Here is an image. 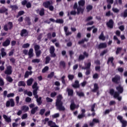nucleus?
I'll list each match as a JSON object with an SVG mask.
<instances>
[{"mask_svg":"<svg viewBox=\"0 0 127 127\" xmlns=\"http://www.w3.org/2000/svg\"><path fill=\"white\" fill-rule=\"evenodd\" d=\"M62 100V96L60 95L57 97V101L56 102V106L57 109L59 111H64V107H63V102L61 101Z\"/></svg>","mask_w":127,"mask_h":127,"instance_id":"obj_1","label":"nucleus"},{"mask_svg":"<svg viewBox=\"0 0 127 127\" xmlns=\"http://www.w3.org/2000/svg\"><path fill=\"white\" fill-rule=\"evenodd\" d=\"M109 94L111 96H113L115 99H117L118 101H122V96H120V93L117 91H115V89L113 88L110 89Z\"/></svg>","mask_w":127,"mask_h":127,"instance_id":"obj_2","label":"nucleus"},{"mask_svg":"<svg viewBox=\"0 0 127 127\" xmlns=\"http://www.w3.org/2000/svg\"><path fill=\"white\" fill-rule=\"evenodd\" d=\"M33 89L34 90L33 91V94L35 98H38V95H37V91L38 90L39 87L37 86V82H35L32 86Z\"/></svg>","mask_w":127,"mask_h":127,"instance_id":"obj_3","label":"nucleus"},{"mask_svg":"<svg viewBox=\"0 0 127 127\" xmlns=\"http://www.w3.org/2000/svg\"><path fill=\"white\" fill-rule=\"evenodd\" d=\"M117 120L120 121V123L122 124V127H127V121L124 120V118L123 116L118 115L117 117Z\"/></svg>","mask_w":127,"mask_h":127,"instance_id":"obj_4","label":"nucleus"},{"mask_svg":"<svg viewBox=\"0 0 127 127\" xmlns=\"http://www.w3.org/2000/svg\"><path fill=\"white\" fill-rule=\"evenodd\" d=\"M114 24L115 22H114V20L112 19H109V21L106 22V25L108 28H110V29H113L114 28Z\"/></svg>","mask_w":127,"mask_h":127,"instance_id":"obj_5","label":"nucleus"},{"mask_svg":"<svg viewBox=\"0 0 127 127\" xmlns=\"http://www.w3.org/2000/svg\"><path fill=\"white\" fill-rule=\"evenodd\" d=\"M14 105L15 103L13 99H10L6 102V107L7 108H8V107H14Z\"/></svg>","mask_w":127,"mask_h":127,"instance_id":"obj_6","label":"nucleus"},{"mask_svg":"<svg viewBox=\"0 0 127 127\" xmlns=\"http://www.w3.org/2000/svg\"><path fill=\"white\" fill-rule=\"evenodd\" d=\"M12 73V66L8 65L6 66V68L4 71V73L6 75H11Z\"/></svg>","mask_w":127,"mask_h":127,"instance_id":"obj_7","label":"nucleus"},{"mask_svg":"<svg viewBox=\"0 0 127 127\" xmlns=\"http://www.w3.org/2000/svg\"><path fill=\"white\" fill-rule=\"evenodd\" d=\"M112 81L115 84H119L120 81H121V76L119 75H116L114 77L112 78Z\"/></svg>","mask_w":127,"mask_h":127,"instance_id":"obj_8","label":"nucleus"},{"mask_svg":"<svg viewBox=\"0 0 127 127\" xmlns=\"http://www.w3.org/2000/svg\"><path fill=\"white\" fill-rule=\"evenodd\" d=\"M12 28V22H9L7 24H5L3 27V29L5 31H7L8 29Z\"/></svg>","mask_w":127,"mask_h":127,"instance_id":"obj_9","label":"nucleus"},{"mask_svg":"<svg viewBox=\"0 0 127 127\" xmlns=\"http://www.w3.org/2000/svg\"><path fill=\"white\" fill-rule=\"evenodd\" d=\"M85 113H86V110L82 109L81 113V114H79L78 115L77 118L79 119V120H81V119H83V118H85V117H86V115H85Z\"/></svg>","mask_w":127,"mask_h":127,"instance_id":"obj_10","label":"nucleus"},{"mask_svg":"<svg viewBox=\"0 0 127 127\" xmlns=\"http://www.w3.org/2000/svg\"><path fill=\"white\" fill-rule=\"evenodd\" d=\"M78 108H79V106L76 105L74 101H71V104L70 105V109L71 111H74L75 109H78Z\"/></svg>","mask_w":127,"mask_h":127,"instance_id":"obj_11","label":"nucleus"},{"mask_svg":"<svg viewBox=\"0 0 127 127\" xmlns=\"http://www.w3.org/2000/svg\"><path fill=\"white\" fill-rule=\"evenodd\" d=\"M3 118L6 123H11V117L7 116L6 115H3Z\"/></svg>","mask_w":127,"mask_h":127,"instance_id":"obj_12","label":"nucleus"},{"mask_svg":"<svg viewBox=\"0 0 127 127\" xmlns=\"http://www.w3.org/2000/svg\"><path fill=\"white\" fill-rule=\"evenodd\" d=\"M104 48H107V44L106 43H101L97 46L98 49H103Z\"/></svg>","mask_w":127,"mask_h":127,"instance_id":"obj_13","label":"nucleus"},{"mask_svg":"<svg viewBox=\"0 0 127 127\" xmlns=\"http://www.w3.org/2000/svg\"><path fill=\"white\" fill-rule=\"evenodd\" d=\"M55 51V49L54 48V47L51 46L50 48V52L52 57H55V56H56V55L54 53Z\"/></svg>","mask_w":127,"mask_h":127,"instance_id":"obj_14","label":"nucleus"},{"mask_svg":"<svg viewBox=\"0 0 127 127\" xmlns=\"http://www.w3.org/2000/svg\"><path fill=\"white\" fill-rule=\"evenodd\" d=\"M72 87L74 88V89H78L80 88V84H79V81L75 80L74 84H72Z\"/></svg>","mask_w":127,"mask_h":127,"instance_id":"obj_15","label":"nucleus"},{"mask_svg":"<svg viewBox=\"0 0 127 127\" xmlns=\"http://www.w3.org/2000/svg\"><path fill=\"white\" fill-rule=\"evenodd\" d=\"M116 90L118 91V93L119 94H122L124 92V87L121 86V85H119L118 86L116 87Z\"/></svg>","mask_w":127,"mask_h":127,"instance_id":"obj_16","label":"nucleus"},{"mask_svg":"<svg viewBox=\"0 0 127 127\" xmlns=\"http://www.w3.org/2000/svg\"><path fill=\"white\" fill-rule=\"evenodd\" d=\"M51 4H52V2H50L49 1L45 2L43 3V6H44V7H46V8H48L50 6V5H51Z\"/></svg>","mask_w":127,"mask_h":127,"instance_id":"obj_17","label":"nucleus"},{"mask_svg":"<svg viewBox=\"0 0 127 127\" xmlns=\"http://www.w3.org/2000/svg\"><path fill=\"white\" fill-rule=\"evenodd\" d=\"M20 35L21 36H24L25 37V36H27V35H28V33H27V31H26V30L23 29L21 32Z\"/></svg>","mask_w":127,"mask_h":127,"instance_id":"obj_18","label":"nucleus"},{"mask_svg":"<svg viewBox=\"0 0 127 127\" xmlns=\"http://www.w3.org/2000/svg\"><path fill=\"white\" fill-rule=\"evenodd\" d=\"M99 90V86L97 83H95L94 84V89L91 90V92H93V93H96L97 91Z\"/></svg>","mask_w":127,"mask_h":127,"instance_id":"obj_19","label":"nucleus"},{"mask_svg":"<svg viewBox=\"0 0 127 127\" xmlns=\"http://www.w3.org/2000/svg\"><path fill=\"white\" fill-rule=\"evenodd\" d=\"M28 54L29 56V58H31L32 57H33V49H30L28 53Z\"/></svg>","mask_w":127,"mask_h":127,"instance_id":"obj_20","label":"nucleus"},{"mask_svg":"<svg viewBox=\"0 0 127 127\" xmlns=\"http://www.w3.org/2000/svg\"><path fill=\"white\" fill-rule=\"evenodd\" d=\"M77 14H79V13L81 12V13L83 14L84 13V8H82V7H81V6H79L77 8Z\"/></svg>","mask_w":127,"mask_h":127,"instance_id":"obj_21","label":"nucleus"},{"mask_svg":"<svg viewBox=\"0 0 127 127\" xmlns=\"http://www.w3.org/2000/svg\"><path fill=\"white\" fill-rule=\"evenodd\" d=\"M67 93L68 96H69L70 97H73V95H74V91L73 90V89H68Z\"/></svg>","mask_w":127,"mask_h":127,"instance_id":"obj_22","label":"nucleus"},{"mask_svg":"<svg viewBox=\"0 0 127 127\" xmlns=\"http://www.w3.org/2000/svg\"><path fill=\"white\" fill-rule=\"evenodd\" d=\"M99 39L103 41H105V40H106V37L104 35V32H101L99 37Z\"/></svg>","mask_w":127,"mask_h":127,"instance_id":"obj_23","label":"nucleus"},{"mask_svg":"<svg viewBox=\"0 0 127 127\" xmlns=\"http://www.w3.org/2000/svg\"><path fill=\"white\" fill-rule=\"evenodd\" d=\"M9 44H10V41L9 39H7L3 43L2 46L4 47H6V46H8Z\"/></svg>","mask_w":127,"mask_h":127,"instance_id":"obj_24","label":"nucleus"},{"mask_svg":"<svg viewBox=\"0 0 127 127\" xmlns=\"http://www.w3.org/2000/svg\"><path fill=\"white\" fill-rule=\"evenodd\" d=\"M48 125L51 127H58V126L56 125V124H55V123L51 121L48 122Z\"/></svg>","mask_w":127,"mask_h":127,"instance_id":"obj_25","label":"nucleus"},{"mask_svg":"<svg viewBox=\"0 0 127 127\" xmlns=\"http://www.w3.org/2000/svg\"><path fill=\"white\" fill-rule=\"evenodd\" d=\"M114 59L113 57H110L108 58V60L107 61V64H109L110 62H111V64H112V65H114Z\"/></svg>","mask_w":127,"mask_h":127,"instance_id":"obj_26","label":"nucleus"},{"mask_svg":"<svg viewBox=\"0 0 127 127\" xmlns=\"http://www.w3.org/2000/svg\"><path fill=\"white\" fill-rule=\"evenodd\" d=\"M8 9L4 6H2L0 8V13H4V12H6Z\"/></svg>","mask_w":127,"mask_h":127,"instance_id":"obj_27","label":"nucleus"},{"mask_svg":"<svg viewBox=\"0 0 127 127\" xmlns=\"http://www.w3.org/2000/svg\"><path fill=\"white\" fill-rule=\"evenodd\" d=\"M21 110L24 112V113H26L29 110V108L27 106H23L21 107Z\"/></svg>","mask_w":127,"mask_h":127,"instance_id":"obj_28","label":"nucleus"},{"mask_svg":"<svg viewBox=\"0 0 127 127\" xmlns=\"http://www.w3.org/2000/svg\"><path fill=\"white\" fill-rule=\"evenodd\" d=\"M88 39L86 38L82 39L81 40L78 41V44H79V45L81 44H84L85 43V41H86V42H88Z\"/></svg>","mask_w":127,"mask_h":127,"instance_id":"obj_29","label":"nucleus"},{"mask_svg":"<svg viewBox=\"0 0 127 127\" xmlns=\"http://www.w3.org/2000/svg\"><path fill=\"white\" fill-rule=\"evenodd\" d=\"M76 95L79 97V98H82V97H85V94L83 92H76Z\"/></svg>","mask_w":127,"mask_h":127,"instance_id":"obj_30","label":"nucleus"},{"mask_svg":"<svg viewBox=\"0 0 127 127\" xmlns=\"http://www.w3.org/2000/svg\"><path fill=\"white\" fill-rule=\"evenodd\" d=\"M85 0H80L78 1L79 6H84L85 5Z\"/></svg>","mask_w":127,"mask_h":127,"instance_id":"obj_31","label":"nucleus"},{"mask_svg":"<svg viewBox=\"0 0 127 127\" xmlns=\"http://www.w3.org/2000/svg\"><path fill=\"white\" fill-rule=\"evenodd\" d=\"M38 109V107H36L32 109L31 111V113L32 115H34L36 112H37V110Z\"/></svg>","mask_w":127,"mask_h":127,"instance_id":"obj_32","label":"nucleus"},{"mask_svg":"<svg viewBox=\"0 0 127 127\" xmlns=\"http://www.w3.org/2000/svg\"><path fill=\"white\" fill-rule=\"evenodd\" d=\"M33 82V78H31L29 79L27 81V85L28 86H31Z\"/></svg>","mask_w":127,"mask_h":127,"instance_id":"obj_33","label":"nucleus"},{"mask_svg":"<svg viewBox=\"0 0 127 127\" xmlns=\"http://www.w3.org/2000/svg\"><path fill=\"white\" fill-rule=\"evenodd\" d=\"M32 74V71H26L25 72V75H24V78H27L28 77H29V75H31Z\"/></svg>","mask_w":127,"mask_h":127,"instance_id":"obj_34","label":"nucleus"},{"mask_svg":"<svg viewBox=\"0 0 127 127\" xmlns=\"http://www.w3.org/2000/svg\"><path fill=\"white\" fill-rule=\"evenodd\" d=\"M1 54L2 57H3L4 56H5L6 55V53L5 52V50L4 48H2L1 49Z\"/></svg>","mask_w":127,"mask_h":127,"instance_id":"obj_35","label":"nucleus"},{"mask_svg":"<svg viewBox=\"0 0 127 127\" xmlns=\"http://www.w3.org/2000/svg\"><path fill=\"white\" fill-rule=\"evenodd\" d=\"M123 50V48L122 47H118L117 48L116 51V55H119L120 54V52H121Z\"/></svg>","mask_w":127,"mask_h":127,"instance_id":"obj_36","label":"nucleus"},{"mask_svg":"<svg viewBox=\"0 0 127 127\" xmlns=\"http://www.w3.org/2000/svg\"><path fill=\"white\" fill-rule=\"evenodd\" d=\"M18 86H19V87L23 86V87L25 86V82H24V81H19L18 84Z\"/></svg>","mask_w":127,"mask_h":127,"instance_id":"obj_37","label":"nucleus"},{"mask_svg":"<svg viewBox=\"0 0 127 127\" xmlns=\"http://www.w3.org/2000/svg\"><path fill=\"white\" fill-rule=\"evenodd\" d=\"M86 9L87 10V12H89L90 10H92V9H93V6H92L91 5H89L87 6Z\"/></svg>","mask_w":127,"mask_h":127,"instance_id":"obj_38","label":"nucleus"},{"mask_svg":"<svg viewBox=\"0 0 127 127\" xmlns=\"http://www.w3.org/2000/svg\"><path fill=\"white\" fill-rule=\"evenodd\" d=\"M60 115L59 113H56L52 116L53 119H56V118H59Z\"/></svg>","mask_w":127,"mask_h":127,"instance_id":"obj_39","label":"nucleus"},{"mask_svg":"<svg viewBox=\"0 0 127 127\" xmlns=\"http://www.w3.org/2000/svg\"><path fill=\"white\" fill-rule=\"evenodd\" d=\"M36 99H37V102L38 103V104L39 105H41V103H42L41 102V97L38 98V97L36 98Z\"/></svg>","mask_w":127,"mask_h":127,"instance_id":"obj_40","label":"nucleus"},{"mask_svg":"<svg viewBox=\"0 0 127 127\" xmlns=\"http://www.w3.org/2000/svg\"><path fill=\"white\" fill-rule=\"evenodd\" d=\"M74 75L73 74H68V78L70 81H73V79H74Z\"/></svg>","mask_w":127,"mask_h":127,"instance_id":"obj_41","label":"nucleus"},{"mask_svg":"<svg viewBox=\"0 0 127 127\" xmlns=\"http://www.w3.org/2000/svg\"><path fill=\"white\" fill-rule=\"evenodd\" d=\"M113 111V109L111 108L110 109H107L105 110L104 114L105 115H108V114H110V112Z\"/></svg>","mask_w":127,"mask_h":127,"instance_id":"obj_42","label":"nucleus"},{"mask_svg":"<svg viewBox=\"0 0 127 127\" xmlns=\"http://www.w3.org/2000/svg\"><path fill=\"white\" fill-rule=\"evenodd\" d=\"M84 59H85V56L83 55H80L78 57V60L81 61V60H84Z\"/></svg>","mask_w":127,"mask_h":127,"instance_id":"obj_43","label":"nucleus"},{"mask_svg":"<svg viewBox=\"0 0 127 127\" xmlns=\"http://www.w3.org/2000/svg\"><path fill=\"white\" fill-rule=\"evenodd\" d=\"M108 53V50H104L103 51L101 52L100 55V56H104L105 54Z\"/></svg>","mask_w":127,"mask_h":127,"instance_id":"obj_44","label":"nucleus"},{"mask_svg":"<svg viewBox=\"0 0 127 127\" xmlns=\"http://www.w3.org/2000/svg\"><path fill=\"white\" fill-rule=\"evenodd\" d=\"M11 8H12V10H16V9H18V7H17V5H11L10 6Z\"/></svg>","mask_w":127,"mask_h":127,"instance_id":"obj_45","label":"nucleus"},{"mask_svg":"<svg viewBox=\"0 0 127 127\" xmlns=\"http://www.w3.org/2000/svg\"><path fill=\"white\" fill-rule=\"evenodd\" d=\"M50 60H51V59H50V57H47L46 58L45 64H48V63H49V62H50Z\"/></svg>","mask_w":127,"mask_h":127,"instance_id":"obj_46","label":"nucleus"},{"mask_svg":"<svg viewBox=\"0 0 127 127\" xmlns=\"http://www.w3.org/2000/svg\"><path fill=\"white\" fill-rule=\"evenodd\" d=\"M29 46H30V44H29V43L24 44L22 46V48H28Z\"/></svg>","mask_w":127,"mask_h":127,"instance_id":"obj_47","label":"nucleus"},{"mask_svg":"<svg viewBox=\"0 0 127 127\" xmlns=\"http://www.w3.org/2000/svg\"><path fill=\"white\" fill-rule=\"evenodd\" d=\"M122 14L123 17H127V9H125L124 11L123 14Z\"/></svg>","mask_w":127,"mask_h":127,"instance_id":"obj_48","label":"nucleus"},{"mask_svg":"<svg viewBox=\"0 0 127 127\" xmlns=\"http://www.w3.org/2000/svg\"><path fill=\"white\" fill-rule=\"evenodd\" d=\"M35 52L37 57H39V56H40V54H41V51H36Z\"/></svg>","mask_w":127,"mask_h":127,"instance_id":"obj_49","label":"nucleus"},{"mask_svg":"<svg viewBox=\"0 0 127 127\" xmlns=\"http://www.w3.org/2000/svg\"><path fill=\"white\" fill-rule=\"evenodd\" d=\"M49 67L47 66H45L42 70V73H45L46 71H48Z\"/></svg>","mask_w":127,"mask_h":127,"instance_id":"obj_50","label":"nucleus"},{"mask_svg":"<svg viewBox=\"0 0 127 127\" xmlns=\"http://www.w3.org/2000/svg\"><path fill=\"white\" fill-rule=\"evenodd\" d=\"M14 97V93H11L7 95V98H12Z\"/></svg>","mask_w":127,"mask_h":127,"instance_id":"obj_51","label":"nucleus"},{"mask_svg":"<svg viewBox=\"0 0 127 127\" xmlns=\"http://www.w3.org/2000/svg\"><path fill=\"white\" fill-rule=\"evenodd\" d=\"M92 121L94 123V124H99L100 123V120L99 119H97L96 118H94L92 120Z\"/></svg>","mask_w":127,"mask_h":127,"instance_id":"obj_52","label":"nucleus"},{"mask_svg":"<svg viewBox=\"0 0 127 127\" xmlns=\"http://www.w3.org/2000/svg\"><path fill=\"white\" fill-rule=\"evenodd\" d=\"M6 80H7V81H8V82H12V78L9 76H7L6 78Z\"/></svg>","mask_w":127,"mask_h":127,"instance_id":"obj_53","label":"nucleus"},{"mask_svg":"<svg viewBox=\"0 0 127 127\" xmlns=\"http://www.w3.org/2000/svg\"><path fill=\"white\" fill-rule=\"evenodd\" d=\"M39 14L41 16H42V15H44V9L43 8H42L41 9V10L39 12Z\"/></svg>","mask_w":127,"mask_h":127,"instance_id":"obj_54","label":"nucleus"},{"mask_svg":"<svg viewBox=\"0 0 127 127\" xmlns=\"http://www.w3.org/2000/svg\"><path fill=\"white\" fill-rule=\"evenodd\" d=\"M25 94H27V95L29 97H31V96H32V92H31V91L28 92L27 91H25Z\"/></svg>","mask_w":127,"mask_h":127,"instance_id":"obj_55","label":"nucleus"},{"mask_svg":"<svg viewBox=\"0 0 127 127\" xmlns=\"http://www.w3.org/2000/svg\"><path fill=\"white\" fill-rule=\"evenodd\" d=\"M96 107V103H94L93 105L91 106V112H95V108Z\"/></svg>","mask_w":127,"mask_h":127,"instance_id":"obj_56","label":"nucleus"},{"mask_svg":"<svg viewBox=\"0 0 127 127\" xmlns=\"http://www.w3.org/2000/svg\"><path fill=\"white\" fill-rule=\"evenodd\" d=\"M85 67L86 68V70L90 69L91 68V63H88Z\"/></svg>","mask_w":127,"mask_h":127,"instance_id":"obj_57","label":"nucleus"},{"mask_svg":"<svg viewBox=\"0 0 127 127\" xmlns=\"http://www.w3.org/2000/svg\"><path fill=\"white\" fill-rule=\"evenodd\" d=\"M56 23H63V19H58L56 21Z\"/></svg>","mask_w":127,"mask_h":127,"instance_id":"obj_58","label":"nucleus"},{"mask_svg":"<svg viewBox=\"0 0 127 127\" xmlns=\"http://www.w3.org/2000/svg\"><path fill=\"white\" fill-rule=\"evenodd\" d=\"M34 48H35V51H39L40 47H39V45H36L35 46Z\"/></svg>","mask_w":127,"mask_h":127,"instance_id":"obj_59","label":"nucleus"},{"mask_svg":"<svg viewBox=\"0 0 127 127\" xmlns=\"http://www.w3.org/2000/svg\"><path fill=\"white\" fill-rule=\"evenodd\" d=\"M4 85V82H3V79L2 78H0V86H3Z\"/></svg>","mask_w":127,"mask_h":127,"instance_id":"obj_60","label":"nucleus"},{"mask_svg":"<svg viewBox=\"0 0 127 127\" xmlns=\"http://www.w3.org/2000/svg\"><path fill=\"white\" fill-rule=\"evenodd\" d=\"M93 79H98L99 78V74L98 73H95L93 75Z\"/></svg>","mask_w":127,"mask_h":127,"instance_id":"obj_61","label":"nucleus"},{"mask_svg":"<svg viewBox=\"0 0 127 127\" xmlns=\"http://www.w3.org/2000/svg\"><path fill=\"white\" fill-rule=\"evenodd\" d=\"M27 118V114L25 113L23 114L21 117L22 120H25Z\"/></svg>","mask_w":127,"mask_h":127,"instance_id":"obj_62","label":"nucleus"},{"mask_svg":"<svg viewBox=\"0 0 127 127\" xmlns=\"http://www.w3.org/2000/svg\"><path fill=\"white\" fill-rule=\"evenodd\" d=\"M118 72H120V73H123L124 72V68L123 67H119L118 68Z\"/></svg>","mask_w":127,"mask_h":127,"instance_id":"obj_63","label":"nucleus"},{"mask_svg":"<svg viewBox=\"0 0 127 127\" xmlns=\"http://www.w3.org/2000/svg\"><path fill=\"white\" fill-rule=\"evenodd\" d=\"M54 76V72H52L50 74L48 75V78H52Z\"/></svg>","mask_w":127,"mask_h":127,"instance_id":"obj_64","label":"nucleus"}]
</instances>
